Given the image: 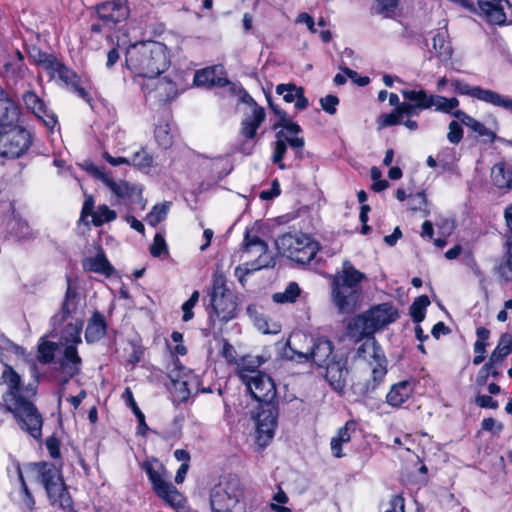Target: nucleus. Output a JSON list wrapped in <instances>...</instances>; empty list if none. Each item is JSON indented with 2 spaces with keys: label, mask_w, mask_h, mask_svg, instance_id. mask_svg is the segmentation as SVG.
<instances>
[{
  "label": "nucleus",
  "mask_w": 512,
  "mask_h": 512,
  "mask_svg": "<svg viewBox=\"0 0 512 512\" xmlns=\"http://www.w3.org/2000/svg\"><path fill=\"white\" fill-rule=\"evenodd\" d=\"M83 328V321L78 320L74 323H69L61 334V340L65 347L73 346L77 347L78 344L82 343L81 332Z\"/></svg>",
  "instance_id": "nucleus-34"
},
{
  "label": "nucleus",
  "mask_w": 512,
  "mask_h": 512,
  "mask_svg": "<svg viewBox=\"0 0 512 512\" xmlns=\"http://www.w3.org/2000/svg\"><path fill=\"white\" fill-rule=\"evenodd\" d=\"M52 78H59L65 85L72 86L79 83L80 79L78 75L68 68L66 65H64L62 62H60L58 59H56L55 63L53 64V68L49 70L48 72Z\"/></svg>",
  "instance_id": "nucleus-33"
},
{
  "label": "nucleus",
  "mask_w": 512,
  "mask_h": 512,
  "mask_svg": "<svg viewBox=\"0 0 512 512\" xmlns=\"http://www.w3.org/2000/svg\"><path fill=\"white\" fill-rule=\"evenodd\" d=\"M105 184L115 193L118 197H132L138 196L141 197L142 190L135 186L131 185L126 181L115 182L109 178L105 180Z\"/></svg>",
  "instance_id": "nucleus-37"
},
{
  "label": "nucleus",
  "mask_w": 512,
  "mask_h": 512,
  "mask_svg": "<svg viewBox=\"0 0 512 512\" xmlns=\"http://www.w3.org/2000/svg\"><path fill=\"white\" fill-rule=\"evenodd\" d=\"M155 98L161 102H167L174 99L177 95V88L172 81L162 78L157 80L154 88Z\"/></svg>",
  "instance_id": "nucleus-38"
},
{
  "label": "nucleus",
  "mask_w": 512,
  "mask_h": 512,
  "mask_svg": "<svg viewBox=\"0 0 512 512\" xmlns=\"http://www.w3.org/2000/svg\"><path fill=\"white\" fill-rule=\"evenodd\" d=\"M56 349V343L43 340L38 345V361L43 364L51 363L54 360Z\"/></svg>",
  "instance_id": "nucleus-47"
},
{
  "label": "nucleus",
  "mask_w": 512,
  "mask_h": 512,
  "mask_svg": "<svg viewBox=\"0 0 512 512\" xmlns=\"http://www.w3.org/2000/svg\"><path fill=\"white\" fill-rule=\"evenodd\" d=\"M246 379L244 384L259 404L275 403L276 387L269 375L261 372L256 373L252 378L246 377Z\"/></svg>",
  "instance_id": "nucleus-13"
},
{
  "label": "nucleus",
  "mask_w": 512,
  "mask_h": 512,
  "mask_svg": "<svg viewBox=\"0 0 512 512\" xmlns=\"http://www.w3.org/2000/svg\"><path fill=\"white\" fill-rule=\"evenodd\" d=\"M384 512H404V499L399 495L394 496Z\"/></svg>",
  "instance_id": "nucleus-63"
},
{
  "label": "nucleus",
  "mask_w": 512,
  "mask_h": 512,
  "mask_svg": "<svg viewBox=\"0 0 512 512\" xmlns=\"http://www.w3.org/2000/svg\"><path fill=\"white\" fill-rule=\"evenodd\" d=\"M246 246L250 249L253 245L258 246L259 255L257 258L250 262L246 263V271H257L263 268L274 267L276 264L275 256L269 252L268 245L265 241L260 239L257 235L252 234V229H246Z\"/></svg>",
  "instance_id": "nucleus-14"
},
{
  "label": "nucleus",
  "mask_w": 512,
  "mask_h": 512,
  "mask_svg": "<svg viewBox=\"0 0 512 512\" xmlns=\"http://www.w3.org/2000/svg\"><path fill=\"white\" fill-rule=\"evenodd\" d=\"M475 403L481 408L496 409L498 407L497 401L488 395H478L475 399Z\"/></svg>",
  "instance_id": "nucleus-64"
},
{
  "label": "nucleus",
  "mask_w": 512,
  "mask_h": 512,
  "mask_svg": "<svg viewBox=\"0 0 512 512\" xmlns=\"http://www.w3.org/2000/svg\"><path fill=\"white\" fill-rule=\"evenodd\" d=\"M504 216L510 233L506 241L507 251L496 267V273L502 280L512 282V206L506 208Z\"/></svg>",
  "instance_id": "nucleus-18"
},
{
  "label": "nucleus",
  "mask_w": 512,
  "mask_h": 512,
  "mask_svg": "<svg viewBox=\"0 0 512 512\" xmlns=\"http://www.w3.org/2000/svg\"><path fill=\"white\" fill-rule=\"evenodd\" d=\"M405 100L414 103V105L420 110L430 109L431 94H428L425 90H409L403 89L401 91Z\"/></svg>",
  "instance_id": "nucleus-39"
},
{
  "label": "nucleus",
  "mask_w": 512,
  "mask_h": 512,
  "mask_svg": "<svg viewBox=\"0 0 512 512\" xmlns=\"http://www.w3.org/2000/svg\"><path fill=\"white\" fill-rule=\"evenodd\" d=\"M38 469L40 482L45 487L50 504L64 511H71L73 508L72 498L67 491L61 471L51 463H38L35 465Z\"/></svg>",
  "instance_id": "nucleus-6"
},
{
  "label": "nucleus",
  "mask_w": 512,
  "mask_h": 512,
  "mask_svg": "<svg viewBox=\"0 0 512 512\" xmlns=\"http://www.w3.org/2000/svg\"><path fill=\"white\" fill-rule=\"evenodd\" d=\"M400 123H402V117L397 108H395L391 113L381 114L377 118V126L379 130Z\"/></svg>",
  "instance_id": "nucleus-53"
},
{
  "label": "nucleus",
  "mask_w": 512,
  "mask_h": 512,
  "mask_svg": "<svg viewBox=\"0 0 512 512\" xmlns=\"http://www.w3.org/2000/svg\"><path fill=\"white\" fill-rule=\"evenodd\" d=\"M481 14L493 25H503L506 22V14L501 0H478Z\"/></svg>",
  "instance_id": "nucleus-22"
},
{
  "label": "nucleus",
  "mask_w": 512,
  "mask_h": 512,
  "mask_svg": "<svg viewBox=\"0 0 512 512\" xmlns=\"http://www.w3.org/2000/svg\"><path fill=\"white\" fill-rule=\"evenodd\" d=\"M8 229L9 234L17 241H31L37 237V232L19 214H13L8 223Z\"/></svg>",
  "instance_id": "nucleus-27"
},
{
  "label": "nucleus",
  "mask_w": 512,
  "mask_h": 512,
  "mask_svg": "<svg viewBox=\"0 0 512 512\" xmlns=\"http://www.w3.org/2000/svg\"><path fill=\"white\" fill-rule=\"evenodd\" d=\"M32 137L29 131L21 126H14L0 131V156L19 158L30 148Z\"/></svg>",
  "instance_id": "nucleus-11"
},
{
  "label": "nucleus",
  "mask_w": 512,
  "mask_h": 512,
  "mask_svg": "<svg viewBox=\"0 0 512 512\" xmlns=\"http://www.w3.org/2000/svg\"><path fill=\"white\" fill-rule=\"evenodd\" d=\"M129 160L130 164L141 170L149 169L153 165V157L145 149L135 152Z\"/></svg>",
  "instance_id": "nucleus-51"
},
{
  "label": "nucleus",
  "mask_w": 512,
  "mask_h": 512,
  "mask_svg": "<svg viewBox=\"0 0 512 512\" xmlns=\"http://www.w3.org/2000/svg\"><path fill=\"white\" fill-rule=\"evenodd\" d=\"M447 139L452 144H459L463 138V129L458 121H451L448 125Z\"/></svg>",
  "instance_id": "nucleus-57"
},
{
  "label": "nucleus",
  "mask_w": 512,
  "mask_h": 512,
  "mask_svg": "<svg viewBox=\"0 0 512 512\" xmlns=\"http://www.w3.org/2000/svg\"><path fill=\"white\" fill-rule=\"evenodd\" d=\"M20 109L13 99L0 88V128L18 126Z\"/></svg>",
  "instance_id": "nucleus-19"
},
{
  "label": "nucleus",
  "mask_w": 512,
  "mask_h": 512,
  "mask_svg": "<svg viewBox=\"0 0 512 512\" xmlns=\"http://www.w3.org/2000/svg\"><path fill=\"white\" fill-rule=\"evenodd\" d=\"M170 206L171 202L156 204L146 216L147 223L151 226H156L158 223L165 220Z\"/></svg>",
  "instance_id": "nucleus-45"
},
{
  "label": "nucleus",
  "mask_w": 512,
  "mask_h": 512,
  "mask_svg": "<svg viewBox=\"0 0 512 512\" xmlns=\"http://www.w3.org/2000/svg\"><path fill=\"white\" fill-rule=\"evenodd\" d=\"M300 287L297 283L291 282L282 293H275L273 300L277 303H292L295 302L300 295Z\"/></svg>",
  "instance_id": "nucleus-49"
},
{
  "label": "nucleus",
  "mask_w": 512,
  "mask_h": 512,
  "mask_svg": "<svg viewBox=\"0 0 512 512\" xmlns=\"http://www.w3.org/2000/svg\"><path fill=\"white\" fill-rule=\"evenodd\" d=\"M512 352V336L508 333L501 335L498 344L490 357L492 362L503 363L504 359Z\"/></svg>",
  "instance_id": "nucleus-41"
},
{
  "label": "nucleus",
  "mask_w": 512,
  "mask_h": 512,
  "mask_svg": "<svg viewBox=\"0 0 512 512\" xmlns=\"http://www.w3.org/2000/svg\"><path fill=\"white\" fill-rule=\"evenodd\" d=\"M324 367L326 368L325 378L329 385L336 391H342L346 386L349 375L347 359L333 357L332 361Z\"/></svg>",
  "instance_id": "nucleus-17"
},
{
  "label": "nucleus",
  "mask_w": 512,
  "mask_h": 512,
  "mask_svg": "<svg viewBox=\"0 0 512 512\" xmlns=\"http://www.w3.org/2000/svg\"><path fill=\"white\" fill-rule=\"evenodd\" d=\"M2 377L8 386V391L3 398L6 408L14 414L23 430L35 439L40 438L42 417L34 404L22 395L20 375L7 365Z\"/></svg>",
  "instance_id": "nucleus-1"
},
{
  "label": "nucleus",
  "mask_w": 512,
  "mask_h": 512,
  "mask_svg": "<svg viewBox=\"0 0 512 512\" xmlns=\"http://www.w3.org/2000/svg\"><path fill=\"white\" fill-rule=\"evenodd\" d=\"M98 18L109 28L127 19L129 8L126 0H112L96 7Z\"/></svg>",
  "instance_id": "nucleus-15"
},
{
  "label": "nucleus",
  "mask_w": 512,
  "mask_h": 512,
  "mask_svg": "<svg viewBox=\"0 0 512 512\" xmlns=\"http://www.w3.org/2000/svg\"><path fill=\"white\" fill-rule=\"evenodd\" d=\"M433 49L439 56H450L451 48L446 42V36L444 33L438 32L433 37Z\"/></svg>",
  "instance_id": "nucleus-54"
},
{
  "label": "nucleus",
  "mask_w": 512,
  "mask_h": 512,
  "mask_svg": "<svg viewBox=\"0 0 512 512\" xmlns=\"http://www.w3.org/2000/svg\"><path fill=\"white\" fill-rule=\"evenodd\" d=\"M366 275L357 270L349 260H344L341 270L332 280V300L340 313H352L362 293Z\"/></svg>",
  "instance_id": "nucleus-3"
},
{
  "label": "nucleus",
  "mask_w": 512,
  "mask_h": 512,
  "mask_svg": "<svg viewBox=\"0 0 512 512\" xmlns=\"http://www.w3.org/2000/svg\"><path fill=\"white\" fill-rule=\"evenodd\" d=\"M91 217L93 225L96 227H100L106 222L115 220L117 214L114 210H111L107 205H100Z\"/></svg>",
  "instance_id": "nucleus-48"
},
{
  "label": "nucleus",
  "mask_w": 512,
  "mask_h": 512,
  "mask_svg": "<svg viewBox=\"0 0 512 512\" xmlns=\"http://www.w3.org/2000/svg\"><path fill=\"white\" fill-rule=\"evenodd\" d=\"M492 183L499 189H512V166L505 163H496L491 169Z\"/></svg>",
  "instance_id": "nucleus-30"
},
{
  "label": "nucleus",
  "mask_w": 512,
  "mask_h": 512,
  "mask_svg": "<svg viewBox=\"0 0 512 512\" xmlns=\"http://www.w3.org/2000/svg\"><path fill=\"white\" fill-rule=\"evenodd\" d=\"M142 469L148 476L155 494L172 507H182L183 497L171 483L165 480L166 470L157 460L145 461Z\"/></svg>",
  "instance_id": "nucleus-8"
},
{
  "label": "nucleus",
  "mask_w": 512,
  "mask_h": 512,
  "mask_svg": "<svg viewBox=\"0 0 512 512\" xmlns=\"http://www.w3.org/2000/svg\"><path fill=\"white\" fill-rule=\"evenodd\" d=\"M107 331V323L102 313L95 311L89 318L85 330L87 343H95L102 339Z\"/></svg>",
  "instance_id": "nucleus-28"
},
{
  "label": "nucleus",
  "mask_w": 512,
  "mask_h": 512,
  "mask_svg": "<svg viewBox=\"0 0 512 512\" xmlns=\"http://www.w3.org/2000/svg\"><path fill=\"white\" fill-rule=\"evenodd\" d=\"M310 354L314 363L319 367L327 365L335 357L332 342L325 338H319L314 342Z\"/></svg>",
  "instance_id": "nucleus-29"
},
{
  "label": "nucleus",
  "mask_w": 512,
  "mask_h": 512,
  "mask_svg": "<svg viewBox=\"0 0 512 512\" xmlns=\"http://www.w3.org/2000/svg\"><path fill=\"white\" fill-rule=\"evenodd\" d=\"M263 363L260 357H244L239 364L237 374L241 381L246 382L247 378H252L256 373H261L258 368Z\"/></svg>",
  "instance_id": "nucleus-35"
},
{
  "label": "nucleus",
  "mask_w": 512,
  "mask_h": 512,
  "mask_svg": "<svg viewBox=\"0 0 512 512\" xmlns=\"http://www.w3.org/2000/svg\"><path fill=\"white\" fill-rule=\"evenodd\" d=\"M210 305L213 313L222 322H228L236 317V296L226 287V280L222 275H216L213 279Z\"/></svg>",
  "instance_id": "nucleus-9"
},
{
  "label": "nucleus",
  "mask_w": 512,
  "mask_h": 512,
  "mask_svg": "<svg viewBox=\"0 0 512 512\" xmlns=\"http://www.w3.org/2000/svg\"><path fill=\"white\" fill-rule=\"evenodd\" d=\"M212 512H246L245 487L235 475L224 476L210 491Z\"/></svg>",
  "instance_id": "nucleus-4"
},
{
  "label": "nucleus",
  "mask_w": 512,
  "mask_h": 512,
  "mask_svg": "<svg viewBox=\"0 0 512 512\" xmlns=\"http://www.w3.org/2000/svg\"><path fill=\"white\" fill-rule=\"evenodd\" d=\"M362 353H368V356L373 359L371 362L372 367V381L367 383H357L355 384L354 391L355 393L366 395L372 391H374L380 382L384 379L387 368H386V358L383 354L382 349L378 346L377 342L374 338L368 339L359 349L358 354L362 356Z\"/></svg>",
  "instance_id": "nucleus-10"
},
{
  "label": "nucleus",
  "mask_w": 512,
  "mask_h": 512,
  "mask_svg": "<svg viewBox=\"0 0 512 512\" xmlns=\"http://www.w3.org/2000/svg\"><path fill=\"white\" fill-rule=\"evenodd\" d=\"M409 208L413 212L423 211L427 214V200L423 192H419L409 196Z\"/></svg>",
  "instance_id": "nucleus-56"
},
{
  "label": "nucleus",
  "mask_w": 512,
  "mask_h": 512,
  "mask_svg": "<svg viewBox=\"0 0 512 512\" xmlns=\"http://www.w3.org/2000/svg\"><path fill=\"white\" fill-rule=\"evenodd\" d=\"M82 266L87 271L103 274L105 276L112 275L114 271L103 251L98 252L94 257L86 258Z\"/></svg>",
  "instance_id": "nucleus-32"
},
{
  "label": "nucleus",
  "mask_w": 512,
  "mask_h": 512,
  "mask_svg": "<svg viewBox=\"0 0 512 512\" xmlns=\"http://www.w3.org/2000/svg\"><path fill=\"white\" fill-rule=\"evenodd\" d=\"M414 391V384L409 380L400 381L391 386L387 393L386 402L393 407H400L410 398Z\"/></svg>",
  "instance_id": "nucleus-26"
},
{
  "label": "nucleus",
  "mask_w": 512,
  "mask_h": 512,
  "mask_svg": "<svg viewBox=\"0 0 512 512\" xmlns=\"http://www.w3.org/2000/svg\"><path fill=\"white\" fill-rule=\"evenodd\" d=\"M339 103V99L335 95H327L320 99V105L322 109L330 115L336 113V106Z\"/></svg>",
  "instance_id": "nucleus-61"
},
{
  "label": "nucleus",
  "mask_w": 512,
  "mask_h": 512,
  "mask_svg": "<svg viewBox=\"0 0 512 512\" xmlns=\"http://www.w3.org/2000/svg\"><path fill=\"white\" fill-rule=\"evenodd\" d=\"M216 67H208L202 70H199L195 73L193 83L200 86H219L224 87L230 84L229 80L226 78L218 77L216 74Z\"/></svg>",
  "instance_id": "nucleus-31"
},
{
  "label": "nucleus",
  "mask_w": 512,
  "mask_h": 512,
  "mask_svg": "<svg viewBox=\"0 0 512 512\" xmlns=\"http://www.w3.org/2000/svg\"><path fill=\"white\" fill-rule=\"evenodd\" d=\"M279 127L282 128L281 130H284L287 134L291 135H298L302 131L301 127L297 123H294L289 119L287 113H282V120L273 125V129H277Z\"/></svg>",
  "instance_id": "nucleus-55"
},
{
  "label": "nucleus",
  "mask_w": 512,
  "mask_h": 512,
  "mask_svg": "<svg viewBox=\"0 0 512 512\" xmlns=\"http://www.w3.org/2000/svg\"><path fill=\"white\" fill-rule=\"evenodd\" d=\"M452 86L458 94L466 95L491 105H493L497 94L494 90L484 89L480 86H470L463 80H454Z\"/></svg>",
  "instance_id": "nucleus-20"
},
{
  "label": "nucleus",
  "mask_w": 512,
  "mask_h": 512,
  "mask_svg": "<svg viewBox=\"0 0 512 512\" xmlns=\"http://www.w3.org/2000/svg\"><path fill=\"white\" fill-rule=\"evenodd\" d=\"M155 137L159 145L168 148L172 145V136L167 131V126H159L155 129Z\"/></svg>",
  "instance_id": "nucleus-60"
},
{
  "label": "nucleus",
  "mask_w": 512,
  "mask_h": 512,
  "mask_svg": "<svg viewBox=\"0 0 512 512\" xmlns=\"http://www.w3.org/2000/svg\"><path fill=\"white\" fill-rule=\"evenodd\" d=\"M286 151L287 146L285 145V139L283 138V130H280L276 133V141L272 155L273 163L278 164L280 169L286 168L285 164L282 162Z\"/></svg>",
  "instance_id": "nucleus-46"
},
{
  "label": "nucleus",
  "mask_w": 512,
  "mask_h": 512,
  "mask_svg": "<svg viewBox=\"0 0 512 512\" xmlns=\"http://www.w3.org/2000/svg\"><path fill=\"white\" fill-rule=\"evenodd\" d=\"M275 245L280 254L301 265L308 264L319 250L316 241L301 233L284 234L275 241Z\"/></svg>",
  "instance_id": "nucleus-7"
},
{
  "label": "nucleus",
  "mask_w": 512,
  "mask_h": 512,
  "mask_svg": "<svg viewBox=\"0 0 512 512\" xmlns=\"http://www.w3.org/2000/svg\"><path fill=\"white\" fill-rule=\"evenodd\" d=\"M25 107L31 111L38 119L42 120L48 128H53L57 119L55 115L48 110L45 102L33 90H28L22 95Z\"/></svg>",
  "instance_id": "nucleus-16"
},
{
  "label": "nucleus",
  "mask_w": 512,
  "mask_h": 512,
  "mask_svg": "<svg viewBox=\"0 0 512 512\" xmlns=\"http://www.w3.org/2000/svg\"><path fill=\"white\" fill-rule=\"evenodd\" d=\"M493 106L512 112V98L497 92Z\"/></svg>",
  "instance_id": "nucleus-62"
},
{
  "label": "nucleus",
  "mask_w": 512,
  "mask_h": 512,
  "mask_svg": "<svg viewBox=\"0 0 512 512\" xmlns=\"http://www.w3.org/2000/svg\"><path fill=\"white\" fill-rule=\"evenodd\" d=\"M355 423L354 422H347L344 427L340 428L338 430V434L336 437H333L331 440V450L332 454L340 458L343 456L341 452V446L344 443H348L351 439L350 431L354 430Z\"/></svg>",
  "instance_id": "nucleus-36"
},
{
  "label": "nucleus",
  "mask_w": 512,
  "mask_h": 512,
  "mask_svg": "<svg viewBox=\"0 0 512 512\" xmlns=\"http://www.w3.org/2000/svg\"><path fill=\"white\" fill-rule=\"evenodd\" d=\"M28 57L35 65L41 66L47 72L53 68L57 59L53 54H48L36 46L29 48Z\"/></svg>",
  "instance_id": "nucleus-40"
},
{
  "label": "nucleus",
  "mask_w": 512,
  "mask_h": 512,
  "mask_svg": "<svg viewBox=\"0 0 512 512\" xmlns=\"http://www.w3.org/2000/svg\"><path fill=\"white\" fill-rule=\"evenodd\" d=\"M377 7L376 13L382 14L385 17H389L391 13L396 9L399 0H376Z\"/></svg>",
  "instance_id": "nucleus-59"
},
{
  "label": "nucleus",
  "mask_w": 512,
  "mask_h": 512,
  "mask_svg": "<svg viewBox=\"0 0 512 512\" xmlns=\"http://www.w3.org/2000/svg\"><path fill=\"white\" fill-rule=\"evenodd\" d=\"M168 247L164 237L157 233L154 237L153 244L150 247V253L153 257H160L163 253L167 252Z\"/></svg>",
  "instance_id": "nucleus-58"
},
{
  "label": "nucleus",
  "mask_w": 512,
  "mask_h": 512,
  "mask_svg": "<svg viewBox=\"0 0 512 512\" xmlns=\"http://www.w3.org/2000/svg\"><path fill=\"white\" fill-rule=\"evenodd\" d=\"M61 374L74 377L81 371L82 359L78 355L77 347H65L63 356L59 361Z\"/></svg>",
  "instance_id": "nucleus-25"
},
{
  "label": "nucleus",
  "mask_w": 512,
  "mask_h": 512,
  "mask_svg": "<svg viewBox=\"0 0 512 512\" xmlns=\"http://www.w3.org/2000/svg\"><path fill=\"white\" fill-rule=\"evenodd\" d=\"M266 113L264 108H255L250 114L246 115L241 123L240 133L248 140L256 137L257 129L265 121Z\"/></svg>",
  "instance_id": "nucleus-24"
},
{
  "label": "nucleus",
  "mask_w": 512,
  "mask_h": 512,
  "mask_svg": "<svg viewBox=\"0 0 512 512\" xmlns=\"http://www.w3.org/2000/svg\"><path fill=\"white\" fill-rule=\"evenodd\" d=\"M15 470L21 484V508L24 509L25 512H31L35 508V499L26 484L21 467L18 463L15 465Z\"/></svg>",
  "instance_id": "nucleus-42"
},
{
  "label": "nucleus",
  "mask_w": 512,
  "mask_h": 512,
  "mask_svg": "<svg viewBox=\"0 0 512 512\" xmlns=\"http://www.w3.org/2000/svg\"><path fill=\"white\" fill-rule=\"evenodd\" d=\"M278 420V407L275 403L259 404L256 416V442L265 447L272 440Z\"/></svg>",
  "instance_id": "nucleus-12"
},
{
  "label": "nucleus",
  "mask_w": 512,
  "mask_h": 512,
  "mask_svg": "<svg viewBox=\"0 0 512 512\" xmlns=\"http://www.w3.org/2000/svg\"><path fill=\"white\" fill-rule=\"evenodd\" d=\"M125 394L128 397L129 406L132 408L135 416L137 417V420H138V433L140 435L144 436V435H146L147 431L149 430V427L147 426L146 421H145V415L143 414V412L137 406V404H136V402L134 400L132 392L129 389H126Z\"/></svg>",
  "instance_id": "nucleus-50"
},
{
  "label": "nucleus",
  "mask_w": 512,
  "mask_h": 512,
  "mask_svg": "<svg viewBox=\"0 0 512 512\" xmlns=\"http://www.w3.org/2000/svg\"><path fill=\"white\" fill-rule=\"evenodd\" d=\"M429 305L430 300L426 295H421L413 301L412 305L410 306L409 313L415 323L419 324L424 320L426 309Z\"/></svg>",
  "instance_id": "nucleus-44"
},
{
  "label": "nucleus",
  "mask_w": 512,
  "mask_h": 512,
  "mask_svg": "<svg viewBox=\"0 0 512 512\" xmlns=\"http://www.w3.org/2000/svg\"><path fill=\"white\" fill-rule=\"evenodd\" d=\"M459 106V100L455 97L446 98L440 95L431 94L430 108L442 113H452V110Z\"/></svg>",
  "instance_id": "nucleus-43"
},
{
  "label": "nucleus",
  "mask_w": 512,
  "mask_h": 512,
  "mask_svg": "<svg viewBox=\"0 0 512 512\" xmlns=\"http://www.w3.org/2000/svg\"><path fill=\"white\" fill-rule=\"evenodd\" d=\"M67 289L65 292L64 300L61 305L60 312L53 316L52 321L55 324L63 323L69 316H71L77 309L78 296L76 289L71 286L70 279L67 278Z\"/></svg>",
  "instance_id": "nucleus-23"
},
{
  "label": "nucleus",
  "mask_w": 512,
  "mask_h": 512,
  "mask_svg": "<svg viewBox=\"0 0 512 512\" xmlns=\"http://www.w3.org/2000/svg\"><path fill=\"white\" fill-rule=\"evenodd\" d=\"M465 126L470 128L473 132L477 133L478 136L484 137L490 142H493L496 138V134L493 131L486 128L483 123L479 122L473 117H471L468 122H465Z\"/></svg>",
  "instance_id": "nucleus-52"
},
{
  "label": "nucleus",
  "mask_w": 512,
  "mask_h": 512,
  "mask_svg": "<svg viewBox=\"0 0 512 512\" xmlns=\"http://www.w3.org/2000/svg\"><path fill=\"white\" fill-rule=\"evenodd\" d=\"M127 67L137 75L155 78L170 64L166 46L157 41H146L130 46L126 51Z\"/></svg>",
  "instance_id": "nucleus-2"
},
{
  "label": "nucleus",
  "mask_w": 512,
  "mask_h": 512,
  "mask_svg": "<svg viewBox=\"0 0 512 512\" xmlns=\"http://www.w3.org/2000/svg\"><path fill=\"white\" fill-rule=\"evenodd\" d=\"M276 93L283 97L287 103L295 101V108L297 110H304L308 107L309 101L304 95V89L295 84H279L276 86Z\"/></svg>",
  "instance_id": "nucleus-21"
},
{
  "label": "nucleus",
  "mask_w": 512,
  "mask_h": 512,
  "mask_svg": "<svg viewBox=\"0 0 512 512\" xmlns=\"http://www.w3.org/2000/svg\"><path fill=\"white\" fill-rule=\"evenodd\" d=\"M398 317V310L392 304H379L354 317L347 326L348 334L357 339L371 336L376 331L395 322Z\"/></svg>",
  "instance_id": "nucleus-5"
}]
</instances>
